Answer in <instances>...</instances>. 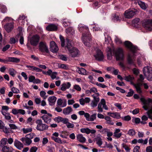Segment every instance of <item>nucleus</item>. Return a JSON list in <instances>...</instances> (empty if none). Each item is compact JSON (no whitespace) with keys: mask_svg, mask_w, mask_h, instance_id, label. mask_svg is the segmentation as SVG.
Returning a JSON list of instances; mask_svg holds the SVG:
<instances>
[{"mask_svg":"<svg viewBox=\"0 0 152 152\" xmlns=\"http://www.w3.org/2000/svg\"><path fill=\"white\" fill-rule=\"evenodd\" d=\"M107 58L111 60L113 55H115L117 61L122 60L124 58V54L123 49L118 48L116 50H113L108 47L107 49Z\"/></svg>","mask_w":152,"mask_h":152,"instance_id":"f257e3e1","label":"nucleus"},{"mask_svg":"<svg viewBox=\"0 0 152 152\" xmlns=\"http://www.w3.org/2000/svg\"><path fill=\"white\" fill-rule=\"evenodd\" d=\"M124 44L126 47L129 48L132 52V54H128L127 58L128 62L129 64H134L135 59L134 56L137 50V48L133 46L130 42L128 41L125 42Z\"/></svg>","mask_w":152,"mask_h":152,"instance_id":"f03ea898","label":"nucleus"},{"mask_svg":"<svg viewBox=\"0 0 152 152\" xmlns=\"http://www.w3.org/2000/svg\"><path fill=\"white\" fill-rule=\"evenodd\" d=\"M140 100L144 105L142 108L145 110H148L147 114L149 118L152 119V105L150 103H152V99L148 98L146 100L143 96L140 98Z\"/></svg>","mask_w":152,"mask_h":152,"instance_id":"7ed1b4c3","label":"nucleus"},{"mask_svg":"<svg viewBox=\"0 0 152 152\" xmlns=\"http://www.w3.org/2000/svg\"><path fill=\"white\" fill-rule=\"evenodd\" d=\"M13 20L10 17H6L2 21V22H10L7 23L4 26V28L7 32L11 31L14 27Z\"/></svg>","mask_w":152,"mask_h":152,"instance_id":"20e7f679","label":"nucleus"},{"mask_svg":"<svg viewBox=\"0 0 152 152\" xmlns=\"http://www.w3.org/2000/svg\"><path fill=\"white\" fill-rule=\"evenodd\" d=\"M35 123L37 124L36 129L38 131L43 132L47 130L48 128V125L45 124L43 123L41 119L37 120Z\"/></svg>","mask_w":152,"mask_h":152,"instance_id":"39448f33","label":"nucleus"},{"mask_svg":"<svg viewBox=\"0 0 152 152\" xmlns=\"http://www.w3.org/2000/svg\"><path fill=\"white\" fill-rule=\"evenodd\" d=\"M144 75L148 80H152V68L150 66L145 67L143 69Z\"/></svg>","mask_w":152,"mask_h":152,"instance_id":"423d86ee","label":"nucleus"},{"mask_svg":"<svg viewBox=\"0 0 152 152\" xmlns=\"http://www.w3.org/2000/svg\"><path fill=\"white\" fill-rule=\"evenodd\" d=\"M20 61V59L13 57H8L4 59L0 58V62L4 64H7L8 62L18 63Z\"/></svg>","mask_w":152,"mask_h":152,"instance_id":"0eeeda50","label":"nucleus"},{"mask_svg":"<svg viewBox=\"0 0 152 152\" xmlns=\"http://www.w3.org/2000/svg\"><path fill=\"white\" fill-rule=\"evenodd\" d=\"M79 31L81 32H83L82 36L83 33H85L86 36H88V38L89 40L90 39L91 34L88 32V27L86 26H84L81 24H80L78 27Z\"/></svg>","mask_w":152,"mask_h":152,"instance_id":"6e6552de","label":"nucleus"},{"mask_svg":"<svg viewBox=\"0 0 152 152\" xmlns=\"http://www.w3.org/2000/svg\"><path fill=\"white\" fill-rule=\"evenodd\" d=\"M137 12V10L135 9H129L125 11L124 16L126 18H131L136 14Z\"/></svg>","mask_w":152,"mask_h":152,"instance_id":"1a4fd4ad","label":"nucleus"},{"mask_svg":"<svg viewBox=\"0 0 152 152\" xmlns=\"http://www.w3.org/2000/svg\"><path fill=\"white\" fill-rule=\"evenodd\" d=\"M142 25L146 29L149 31L152 30V19L144 21Z\"/></svg>","mask_w":152,"mask_h":152,"instance_id":"9d476101","label":"nucleus"},{"mask_svg":"<svg viewBox=\"0 0 152 152\" xmlns=\"http://www.w3.org/2000/svg\"><path fill=\"white\" fill-rule=\"evenodd\" d=\"M39 39L40 37L38 35H35L33 36L30 40L31 45L34 46H36L39 42Z\"/></svg>","mask_w":152,"mask_h":152,"instance_id":"9b49d317","label":"nucleus"},{"mask_svg":"<svg viewBox=\"0 0 152 152\" xmlns=\"http://www.w3.org/2000/svg\"><path fill=\"white\" fill-rule=\"evenodd\" d=\"M69 52V56L72 57H77L79 54V51L77 48L73 47L68 50Z\"/></svg>","mask_w":152,"mask_h":152,"instance_id":"f8f14e48","label":"nucleus"},{"mask_svg":"<svg viewBox=\"0 0 152 152\" xmlns=\"http://www.w3.org/2000/svg\"><path fill=\"white\" fill-rule=\"evenodd\" d=\"M39 48L42 52H45L48 53L49 52L48 47L45 42H41L39 43Z\"/></svg>","mask_w":152,"mask_h":152,"instance_id":"ddd939ff","label":"nucleus"},{"mask_svg":"<svg viewBox=\"0 0 152 152\" xmlns=\"http://www.w3.org/2000/svg\"><path fill=\"white\" fill-rule=\"evenodd\" d=\"M94 56L96 60L101 61H102L104 58V56L102 52L99 49L96 50V54L94 55Z\"/></svg>","mask_w":152,"mask_h":152,"instance_id":"4468645a","label":"nucleus"},{"mask_svg":"<svg viewBox=\"0 0 152 152\" xmlns=\"http://www.w3.org/2000/svg\"><path fill=\"white\" fill-rule=\"evenodd\" d=\"M52 117V115L51 114L48 113L42 116L41 118L45 123L48 124H49L51 121Z\"/></svg>","mask_w":152,"mask_h":152,"instance_id":"2eb2a0df","label":"nucleus"},{"mask_svg":"<svg viewBox=\"0 0 152 152\" xmlns=\"http://www.w3.org/2000/svg\"><path fill=\"white\" fill-rule=\"evenodd\" d=\"M50 49L52 52L56 53L58 51V48L56 43L53 41H52L50 43Z\"/></svg>","mask_w":152,"mask_h":152,"instance_id":"dca6fc26","label":"nucleus"},{"mask_svg":"<svg viewBox=\"0 0 152 152\" xmlns=\"http://www.w3.org/2000/svg\"><path fill=\"white\" fill-rule=\"evenodd\" d=\"M80 132L82 133H86L87 134H89L90 133L94 134L96 132V130L95 129H90L88 128L81 129Z\"/></svg>","mask_w":152,"mask_h":152,"instance_id":"f3484780","label":"nucleus"},{"mask_svg":"<svg viewBox=\"0 0 152 152\" xmlns=\"http://www.w3.org/2000/svg\"><path fill=\"white\" fill-rule=\"evenodd\" d=\"M58 25L55 24H49L46 27V29L49 31H55L57 30Z\"/></svg>","mask_w":152,"mask_h":152,"instance_id":"a211bd4d","label":"nucleus"},{"mask_svg":"<svg viewBox=\"0 0 152 152\" xmlns=\"http://www.w3.org/2000/svg\"><path fill=\"white\" fill-rule=\"evenodd\" d=\"M88 36H86L85 33H83L82 37V40L83 41L85 45L87 46H89L90 45L89 43L87 41H90L91 39V35L90 36V40L88 39Z\"/></svg>","mask_w":152,"mask_h":152,"instance_id":"6ab92c4d","label":"nucleus"},{"mask_svg":"<svg viewBox=\"0 0 152 152\" xmlns=\"http://www.w3.org/2000/svg\"><path fill=\"white\" fill-rule=\"evenodd\" d=\"M26 67L29 70L32 71L40 72L42 71V70L40 68L34 66L26 65Z\"/></svg>","mask_w":152,"mask_h":152,"instance_id":"aec40b11","label":"nucleus"},{"mask_svg":"<svg viewBox=\"0 0 152 152\" xmlns=\"http://www.w3.org/2000/svg\"><path fill=\"white\" fill-rule=\"evenodd\" d=\"M12 113L15 115H16L18 113L24 115L25 113V112L24 110L20 109H13L12 110Z\"/></svg>","mask_w":152,"mask_h":152,"instance_id":"412c9836","label":"nucleus"},{"mask_svg":"<svg viewBox=\"0 0 152 152\" xmlns=\"http://www.w3.org/2000/svg\"><path fill=\"white\" fill-rule=\"evenodd\" d=\"M56 99L57 98L55 96H52L49 97L48 99V101L49 102V104L51 106L54 105Z\"/></svg>","mask_w":152,"mask_h":152,"instance_id":"4be33fe9","label":"nucleus"},{"mask_svg":"<svg viewBox=\"0 0 152 152\" xmlns=\"http://www.w3.org/2000/svg\"><path fill=\"white\" fill-rule=\"evenodd\" d=\"M20 140L26 145H29L31 143V139L27 137H22L20 139Z\"/></svg>","mask_w":152,"mask_h":152,"instance_id":"5701e85b","label":"nucleus"},{"mask_svg":"<svg viewBox=\"0 0 152 152\" xmlns=\"http://www.w3.org/2000/svg\"><path fill=\"white\" fill-rule=\"evenodd\" d=\"M14 145L19 150L21 149L23 147V144L17 140H15Z\"/></svg>","mask_w":152,"mask_h":152,"instance_id":"b1692460","label":"nucleus"},{"mask_svg":"<svg viewBox=\"0 0 152 152\" xmlns=\"http://www.w3.org/2000/svg\"><path fill=\"white\" fill-rule=\"evenodd\" d=\"M107 114L108 115H109L110 116L115 118H116L117 119H119L120 118V114L117 112H108L107 113Z\"/></svg>","mask_w":152,"mask_h":152,"instance_id":"393cba45","label":"nucleus"},{"mask_svg":"<svg viewBox=\"0 0 152 152\" xmlns=\"http://www.w3.org/2000/svg\"><path fill=\"white\" fill-rule=\"evenodd\" d=\"M61 90L62 91H65L66 89L69 88L71 86V84L69 82L64 83L61 85Z\"/></svg>","mask_w":152,"mask_h":152,"instance_id":"a878e982","label":"nucleus"},{"mask_svg":"<svg viewBox=\"0 0 152 152\" xmlns=\"http://www.w3.org/2000/svg\"><path fill=\"white\" fill-rule=\"evenodd\" d=\"M57 104L58 105L61 106V107H64L66 106V101L63 102L61 99H59L57 101Z\"/></svg>","mask_w":152,"mask_h":152,"instance_id":"bb28decb","label":"nucleus"},{"mask_svg":"<svg viewBox=\"0 0 152 152\" xmlns=\"http://www.w3.org/2000/svg\"><path fill=\"white\" fill-rule=\"evenodd\" d=\"M13 149L11 147L8 145L5 146L3 147L2 151L5 152H12Z\"/></svg>","mask_w":152,"mask_h":152,"instance_id":"cd10ccee","label":"nucleus"},{"mask_svg":"<svg viewBox=\"0 0 152 152\" xmlns=\"http://www.w3.org/2000/svg\"><path fill=\"white\" fill-rule=\"evenodd\" d=\"M72 111V110L70 107H68L64 108L63 110V113L66 115L69 114Z\"/></svg>","mask_w":152,"mask_h":152,"instance_id":"c85d7f7f","label":"nucleus"},{"mask_svg":"<svg viewBox=\"0 0 152 152\" xmlns=\"http://www.w3.org/2000/svg\"><path fill=\"white\" fill-rule=\"evenodd\" d=\"M77 138L80 142L84 143L86 141V138L82 134H79L77 136Z\"/></svg>","mask_w":152,"mask_h":152,"instance_id":"c756f323","label":"nucleus"},{"mask_svg":"<svg viewBox=\"0 0 152 152\" xmlns=\"http://www.w3.org/2000/svg\"><path fill=\"white\" fill-rule=\"evenodd\" d=\"M104 119L106 121V124L111 125H113L114 123L112 121L110 117L108 116H106L105 117Z\"/></svg>","mask_w":152,"mask_h":152,"instance_id":"7c9ffc66","label":"nucleus"},{"mask_svg":"<svg viewBox=\"0 0 152 152\" xmlns=\"http://www.w3.org/2000/svg\"><path fill=\"white\" fill-rule=\"evenodd\" d=\"M66 42L67 44L66 47L67 48L68 50L73 48L72 45L71 41L70 40L68 39H66Z\"/></svg>","mask_w":152,"mask_h":152,"instance_id":"2f4dec72","label":"nucleus"},{"mask_svg":"<svg viewBox=\"0 0 152 152\" xmlns=\"http://www.w3.org/2000/svg\"><path fill=\"white\" fill-rule=\"evenodd\" d=\"M141 85V84H140V83H137L134 85V86L136 89L137 92L139 94H141L142 92L140 87Z\"/></svg>","mask_w":152,"mask_h":152,"instance_id":"473e14b6","label":"nucleus"},{"mask_svg":"<svg viewBox=\"0 0 152 152\" xmlns=\"http://www.w3.org/2000/svg\"><path fill=\"white\" fill-rule=\"evenodd\" d=\"M1 113L4 116V118L7 120H8L11 119V116L9 113H7L5 112L1 111Z\"/></svg>","mask_w":152,"mask_h":152,"instance_id":"72a5a7b5","label":"nucleus"},{"mask_svg":"<svg viewBox=\"0 0 152 152\" xmlns=\"http://www.w3.org/2000/svg\"><path fill=\"white\" fill-rule=\"evenodd\" d=\"M99 94L98 93H95L92 95V96L93 98L94 101L99 102L100 99L99 98Z\"/></svg>","mask_w":152,"mask_h":152,"instance_id":"f704fd0d","label":"nucleus"},{"mask_svg":"<svg viewBox=\"0 0 152 152\" xmlns=\"http://www.w3.org/2000/svg\"><path fill=\"white\" fill-rule=\"evenodd\" d=\"M77 72L79 73L82 75H86L87 74L86 70L83 68L78 69Z\"/></svg>","mask_w":152,"mask_h":152,"instance_id":"c9c22d12","label":"nucleus"},{"mask_svg":"<svg viewBox=\"0 0 152 152\" xmlns=\"http://www.w3.org/2000/svg\"><path fill=\"white\" fill-rule=\"evenodd\" d=\"M138 3L139 5L142 9L145 10L146 9L147 7L144 2L140 1H139Z\"/></svg>","mask_w":152,"mask_h":152,"instance_id":"e433bc0d","label":"nucleus"},{"mask_svg":"<svg viewBox=\"0 0 152 152\" xmlns=\"http://www.w3.org/2000/svg\"><path fill=\"white\" fill-rule=\"evenodd\" d=\"M136 132L133 129H129L127 133V134L132 137L134 136Z\"/></svg>","mask_w":152,"mask_h":152,"instance_id":"4c0bfd02","label":"nucleus"},{"mask_svg":"<svg viewBox=\"0 0 152 152\" xmlns=\"http://www.w3.org/2000/svg\"><path fill=\"white\" fill-rule=\"evenodd\" d=\"M8 72L10 75L13 77H14L15 76L16 71L14 69H9Z\"/></svg>","mask_w":152,"mask_h":152,"instance_id":"58836bf2","label":"nucleus"},{"mask_svg":"<svg viewBox=\"0 0 152 152\" xmlns=\"http://www.w3.org/2000/svg\"><path fill=\"white\" fill-rule=\"evenodd\" d=\"M102 106H103V104L102 102V99L101 100V101L98 104V112L99 113H102L103 112V109L102 107Z\"/></svg>","mask_w":152,"mask_h":152,"instance_id":"ea45409f","label":"nucleus"},{"mask_svg":"<svg viewBox=\"0 0 152 152\" xmlns=\"http://www.w3.org/2000/svg\"><path fill=\"white\" fill-rule=\"evenodd\" d=\"M51 139L55 142L61 144L62 143V140L59 137H56L54 136H52L51 137Z\"/></svg>","mask_w":152,"mask_h":152,"instance_id":"a19ab883","label":"nucleus"},{"mask_svg":"<svg viewBox=\"0 0 152 152\" xmlns=\"http://www.w3.org/2000/svg\"><path fill=\"white\" fill-rule=\"evenodd\" d=\"M0 10L3 13H5L7 12V8L4 5L0 4Z\"/></svg>","mask_w":152,"mask_h":152,"instance_id":"79ce46f5","label":"nucleus"},{"mask_svg":"<svg viewBox=\"0 0 152 152\" xmlns=\"http://www.w3.org/2000/svg\"><path fill=\"white\" fill-rule=\"evenodd\" d=\"M96 114L95 113L90 116H89V118L87 119V121H93L96 118Z\"/></svg>","mask_w":152,"mask_h":152,"instance_id":"37998d69","label":"nucleus"},{"mask_svg":"<svg viewBox=\"0 0 152 152\" xmlns=\"http://www.w3.org/2000/svg\"><path fill=\"white\" fill-rule=\"evenodd\" d=\"M7 140V138H3L2 139L1 141V146L4 147L6 144Z\"/></svg>","mask_w":152,"mask_h":152,"instance_id":"c03bdc74","label":"nucleus"},{"mask_svg":"<svg viewBox=\"0 0 152 152\" xmlns=\"http://www.w3.org/2000/svg\"><path fill=\"white\" fill-rule=\"evenodd\" d=\"M96 143L100 147H101V145L102 144V139L100 137H98L96 140Z\"/></svg>","mask_w":152,"mask_h":152,"instance_id":"a18cd8bd","label":"nucleus"},{"mask_svg":"<svg viewBox=\"0 0 152 152\" xmlns=\"http://www.w3.org/2000/svg\"><path fill=\"white\" fill-rule=\"evenodd\" d=\"M140 19L138 18H136L134 19L132 21V23L135 26L140 24Z\"/></svg>","mask_w":152,"mask_h":152,"instance_id":"49530a36","label":"nucleus"},{"mask_svg":"<svg viewBox=\"0 0 152 152\" xmlns=\"http://www.w3.org/2000/svg\"><path fill=\"white\" fill-rule=\"evenodd\" d=\"M46 93L45 91H41L40 92V96L42 97L43 99H45L48 96L46 95Z\"/></svg>","mask_w":152,"mask_h":152,"instance_id":"de8ad7c7","label":"nucleus"},{"mask_svg":"<svg viewBox=\"0 0 152 152\" xmlns=\"http://www.w3.org/2000/svg\"><path fill=\"white\" fill-rule=\"evenodd\" d=\"M63 23L64 26L65 27L70 25V22L67 20L64 19L63 20Z\"/></svg>","mask_w":152,"mask_h":152,"instance_id":"09e8293b","label":"nucleus"},{"mask_svg":"<svg viewBox=\"0 0 152 152\" xmlns=\"http://www.w3.org/2000/svg\"><path fill=\"white\" fill-rule=\"evenodd\" d=\"M99 102L92 100L91 103V106L93 107H96Z\"/></svg>","mask_w":152,"mask_h":152,"instance_id":"8fccbe9b","label":"nucleus"},{"mask_svg":"<svg viewBox=\"0 0 152 152\" xmlns=\"http://www.w3.org/2000/svg\"><path fill=\"white\" fill-rule=\"evenodd\" d=\"M73 29L72 27H69L66 29V32L67 34H72L73 33Z\"/></svg>","mask_w":152,"mask_h":152,"instance_id":"3c124183","label":"nucleus"},{"mask_svg":"<svg viewBox=\"0 0 152 152\" xmlns=\"http://www.w3.org/2000/svg\"><path fill=\"white\" fill-rule=\"evenodd\" d=\"M134 79V77L133 76L131 75H129L128 76L125 77L124 79L127 81H132Z\"/></svg>","mask_w":152,"mask_h":152,"instance_id":"603ef678","label":"nucleus"},{"mask_svg":"<svg viewBox=\"0 0 152 152\" xmlns=\"http://www.w3.org/2000/svg\"><path fill=\"white\" fill-rule=\"evenodd\" d=\"M102 102L103 104V107L106 110H108V108L106 104V102L104 99H102Z\"/></svg>","mask_w":152,"mask_h":152,"instance_id":"864d4df0","label":"nucleus"},{"mask_svg":"<svg viewBox=\"0 0 152 152\" xmlns=\"http://www.w3.org/2000/svg\"><path fill=\"white\" fill-rule=\"evenodd\" d=\"M11 91L15 94H18L20 93L19 90L17 88L13 87L11 88Z\"/></svg>","mask_w":152,"mask_h":152,"instance_id":"5fc2aeb1","label":"nucleus"},{"mask_svg":"<svg viewBox=\"0 0 152 152\" xmlns=\"http://www.w3.org/2000/svg\"><path fill=\"white\" fill-rule=\"evenodd\" d=\"M58 67L64 69H66L68 68V66L65 64H61L59 65Z\"/></svg>","mask_w":152,"mask_h":152,"instance_id":"6e6d98bb","label":"nucleus"},{"mask_svg":"<svg viewBox=\"0 0 152 152\" xmlns=\"http://www.w3.org/2000/svg\"><path fill=\"white\" fill-rule=\"evenodd\" d=\"M68 129L73 128L74 127V125L73 124H72L69 122L66 125Z\"/></svg>","mask_w":152,"mask_h":152,"instance_id":"4d7b16f0","label":"nucleus"},{"mask_svg":"<svg viewBox=\"0 0 152 152\" xmlns=\"http://www.w3.org/2000/svg\"><path fill=\"white\" fill-rule=\"evenodd\" d=\"M60 59L64 61H66L67 60V58L64 55H61L59 56Z\"/></svg>","mask_w":152,"mask_h":152,"instance_id":"13d9d810","label":"nucleus"},{"mask_svg":"<svg viewBox=\"0 0 152 152\" xmlns=\"http://www.w3.org/2000/svg\"><path fill=\"white\" fill-rule=\"evenodd\" d=\"M32 131V129L31 128H28L26 129L23 128V131L24 133H27L28 132H31Z\"/></svg>","mask_w":152,"mask_h":152,"instance_id":"bf43d9fd","label":"nucleus"},{"mask_svg":"<svg viewBox=\"0 0 152 152\" xmlns=\"http://www.w3.org/2000/svg\"><path fill=\"white\" fill-rule=\"evenodd\" d=\"M57 75V73L56 72H54L52 73L50 76L52 79H54L56 78Z\"/></svg>","mask_w":152,"mask_h":152,"instance_id":"052dcab7","label":"nucleus"},{"mask_svg":"<svg viewBox=\"0 0 152 152\" xmlns=\"http://www.w3.org/2000/svg\"><path fill=\"white\" fill-rule=\"evenodd\" d=\"M62 117L58 116L57 117L55 118L54 120L56 122L59 123V122H61Z\"/></svg>","mask_w":152,"mask_h":152,"instance_id":"680f3d73","label":"nucleus"},{"mask_svg":"<svg viewBox=\"0 0 152 152\" xmlns=\"http://www.w3.org/2000/svg\"><path fill=\"white\" fill-rule=\"evenodd\" d=\"M60 39L61 42V46L62 47H63L65 45L64 39L63 37L61 36L60 37Z\"/></svg>","mask_w":152,"mask_h":152,"instance_id":"e2e57ef3","label":"nucleus"},{"mask_svg":"<svg viewBox=\"0 0 152 152\" xmlns=\"http://www.w3.org/2000/svg\"><path fill=\"white\" fill-rule=\"evenodd\" d=\"M48 142V140L47 138L44 137L42 139V145H44L46 144Z\"/></svg>","mask_w":152,"mask_h":152,"instance_id":"0e129e2a","label":"nucleus"},{"mask_svg":"<svg viewBox=\"0 0 152 152\" xmlns=\"http://www.w3.org/2000/svg\"><path fill=\"white\" fill-rule=\"evenodd\" d=\"M35 77L33 75H31L28 77V81L30 82H34L35 80Z\"/></svg>","mask_w":152,"mask_h":152,"instance_id":"69168bd1","label":"nucleus"},{"mask_svg":"<svg viewBox=\"0 0 152 152\" xmlns=\"http://www.w3.org/2000/svg\"><path fill=\"white\" fill-rule=\"evenodd\" d=\"M47 151L48 152H54L55 151V148H54L48 146Z\"/></svg>","mask_w":152,"mask_h":152,"instance_id":"338daca9","label":"nucleus"},{"mask_svg":"<svg viewBox=\"0 0 152 152\" xmlns=\"http://www.w3.org/2000/svg\"><path fill=\"white\" fill-rule=\"evenodd\" d=\"M146 152H152V146H148L146 149Z\"/></svg>","mask_w":152,"mask_h":152,"instance_id":"774afa93","label":"nucleus"}]
</instances>
